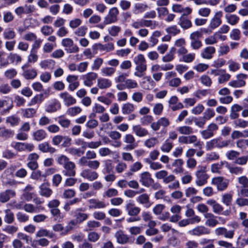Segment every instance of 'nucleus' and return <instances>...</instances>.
Listing matches in <instances>:
<instances>
[{
    "mask_svg": "<svg viewBox=\"0 0 248 248\" xmlns=\"http://www.w3.org/2000/svg\"><path fill=\"white\" fill-rule=\"evenodd\" d=\"M134 62L136 65L134 75L141 78L143 76L147 69L146 61L142 54H139L134 58Z\"/></svg>",
    "mask_w": 248,
    "mask_h": 248,
    "instance_id": "obj_1",
    "label": "nucleus"
},
{
    "mask_svg": "<svg viewBox=\"0 0 248 248\" xmlns=\"http://www.w3.org/2000/svg\"><path fill=\"white\" fill-rule=\"evenodd\" d=\"M231 143L230 140H223L221 137L214 139L206 143L205 148L207 151L215 148L221 149L227 147Z\"/></svg>",
    "mask_w": 248,
    "mask_h": 248,
    "instance_id": "obj_2",
    "label": "nucleus"
},
{
    "mask_svg": "<svg viewBox=\"0 0 248 248\" xmlns=\"http://www.w3.org/2000/svg\"><path fill=\"white\" fill-rule=\"evenodd\" d=\"M202 36V33L200 31H196L190 34V46L194 50L199 49L202 46L200 38Z\"/></svg>",
    "mask_w": 248,
    "mask_h": 248,
    "instance_id": "obj_3",
    "label": "nucleus"
},
{
    "mask_svg": "<svg viewBox=\"0 0 248 248\" xmlns=\"http://www.w3.org/2000/svg\"><path fill=\"white\" fill-rule=\"evenodd\" d=\"M196 184L199 186H202L207 183V180L209 176L206 173V168L202 167L201 169L196 171Z\"/></svg>",
    "mask_w": 248,
    "mask_h": 248,
    "instance_id": "obj_4",
    "label": "nucleus"
},
{
    "mask_svg": "<svg viewBox=\"0 0 248 248\" xmlns=\"http://www.w3.org/2000/svg\"><path fill=\"white\" fill-rule=\"evenodd\" d=\"M229 180L222 176L214 177L211 181V184L216 186L217 189L220 191L226 189L229 185Z\"/></svg>",
    "mask_w": 248,
    "mask_h": 248,
    "instance_id": "obj_5",
    "label": "nucleus"
},
{
    "mask_svg": "<svg viewBox=\"0 0 248 248\" xmlns=\"http://www.w3.org/2000/svg\"><path fill=\"white\" fill-rule=\"evenodd\" d=\"M119 14V12L117 7H114L110 8L108 14L104 17V24L108 25L116 22L118 21Z\"/></svg>",
    "mask_w": 248,
    "mask_h": 248,
    "instance_id": "obj_6",
    "label": "nucleus"
},
{
    "mask_svg": "<svg viewBox=\"0 0 248 248\" xmlns=\"http://www.w3.org/2000/svg\"><path fill=\"white\" fill-rule=\"evenodd\" d=\"M62 45L64 47V50L68 53H77L79 51L78 47L74 44L72 39L66 38L62 41Z\"/></svg>",
    "mask_w": 248,
    "mask_h": 248,
    "instance_id": "obj_7",
    "label": "nucleus"
},
{
    "mask_svg": "<svg viewBox=\"0 0 248 248\" xmlns=\"http://www.w3.org/2000/svg\"><path fill=\"white\" fill-rule=\"evenodd\" d=\"M125 210L129 216H137L140 214L141 209L136 206L133 202L130 200L126 202Z\"/></svg>",
    "mask_w": 248,
    "mask_h": 248,
    "instance_id": "obj_8",
    "label": "nucleus"
},
{
    "mask_svg": "<svg viewBox=\"0 0 248 248\" xmlns=\"http://www.w3.org/2000/svg\"><path fill=\"white\" fill-rule=\"evenodd\" d=\"M234 232V230H228L227 228L223 227L217 228L215 230V233L217 236H224L225 238L230 239L233 238Z\"/></svg>",
    "mask_w": 248,
    "mask_h": 248,
    "instance_id": "obj_9",
    "label": "nucleus"
},
{
    "mask_svg": "<svg viewBox=\"0 0 248 248\" xmlns=\"http://www.w3.org/2000/svg\"><path fill=\"white\" fill-rule=\"evenodd\" d=\"M84 209L82 208H78L71 211V215L75 218L77 223H80L88 219L89 215L82 213Z\"/></svg>",
    "mask_w": 248,
    "mask_h": 248,
    "instance_id": "obj_10",
    "label": "nucleus"
},
{
    "mask_svg": "<svg viewBox=\"0 0 248 248\" xmlns=\"http://www.w3.org/2000/svg\"><path fill=\"white\" fill-rule=\"evenodd\" d=\"M218 128V126L215 123L210 124L205 130L201 131V134L203 139L207 140L213 137L214 132Z\"/></svg>",
    "mask_w": 248,
    "mask_h": 248,
    "instance_id": "obj_11",
    "label": "nucleus"
},
{
    "mask_svg": "<svg viewBox=\"0 0 248 248\" xmlns=\"http://www.w3.org/2000/svg\"><path fill=\"white\" fill-rule=\"evenodd\" d=\"M211 233V230L204 226H197L192 230L188 231L191 235L200 236L203 235H207Z\"/></svg>",
    "mask_w": 248,
    "mask_h": 248,
    "instance_id": "obj_12",
    "label": "nucleus"
},
{
    "mask_svg": "<svg viewBox=\"0 0 248 248\" xmlns=\"http://www.w3.org/2000/svg\"><path fill=\"white\" fill-rule=\"evenodd\" d=\"M114 48V45L112 43H109L105 45H102L100 43H96L94 44L92 46L93 52L95 54L97 53L98 50L109 52L113 50Z\"/></svg>",
    "mask_w": 248,
    "mask_h": 248,
    "instance_id": "obj_13",
    "label": "nucleus"
},
{
    "mask_svg": "<svg viewBox=\"0 0 248 248\" xmlns=\"http://www.w3.org/2000/svg\"><path fill=\"white\" fill-rule=\"evenodd\" d=\"M61 108L60 102L56 99L51 100L45 106V111L47 113H54Z\"/></svg>",
    "mask_w": 248,
    "mask_h": 248,
    "instance_id": "obj_14",
    "label": "nucleus"
},
{
    "mask_svg": "<svg viewBox=\"0 0 248 248\" xmlns=\"http://www.w3.org/2000/svg\"><path fill=\"white\" fill-rule=\"evenodd\" d=\"M170 124L169 120L166 117H161L157 122H153L151 124V127L154 131H158L161 126L167 127Z\"/></svg>",
    "mask_w": 248,
    "mask_h": 248,
    "instance_id": "obj_15",
    "label": "nucleus"
},
{
    "mask_svg": "<svg viewBox=\"0 0 248 248\" xmlns=\"http://www.w3.org/2000/svg\"><path fill=\"white\" fill-rule=\"evenodd\" d=\"M62 174L66 177H75L76 174V165L74 162H71L63 167Z\"/></svg>",
    "mask_w": 248,
    "mask_h": 248,
    "instance_id": "obj_16",
    "label": "nucleus"
},
{
    "mask_svg": "<svg viewBox=\"0 0 248 248\" xmlns=\"http://www.w3.org/2000/svg\"><path fill=\"white\" fill-rule=\"evenodd\" d=\"M139 181L142 186L149 187L154 182V180L149 172L144 171L140 174Z\"/></svg>",
    "mask_w": 248,
    "mask_h": 248,
    "instance_id": "obj_17",
    "label": "nucleus"
},
{
    "mask_svg": "<svg viewBox=\"0 0 248 248\" xmlns=\"http://www.w3.org/2000/svg\"><path fill=\"white\" fill-rule=\"evenodd\" d=\"M97 78V74L94 72H90L81 77V79L83 80L84 85L88 87H91L93 84V81H95Z\"/></svg>",
    "mask_w": 248,
    "mask_h": 248,
    "instance_id": "obj_18",
    "label": "nucleus"
},
{
    "mask_svg": "<svg viewBox=\"0 0 248 248\" xmlns=\"http://www.w3.org/2000/svg\"><path fill=\"white\" fill-rule=\"evenodd\" d=\"M39 155L36 153H32L29 155L28 160H29L27 165L28 168L32 170H35L38 168L37 160Z\"/></svg>",
    "mask_w": 248,
    "mask_h": 248,
    "instance_id": "obj_19",
    "label": "nucleus"
},
{
    "mask_svg": "<svg viewBox=\"0 0 248 248\" xmlns=\"http://www.w3.org/2000/svg\"><path fill=\"white\" fill-rule=\"evenodd\" d=\"M222 16L223 13L221 11L216 13L210 21L209 28L212 30H214L219 26L222 23L221 18Z\"/></svg>",
    "mask_w": 248,
    "mask_h": 248,
    "instance_id": "obj_20",
    "label": "nucleus"
},
{
    "mask_svg": "<svg viewBox=\"0 0 248 248\" xmlns=\"http://www.w3.org/2000/svg\"><path fill=\"white\" fill-rule=\"evenodd\" d=\"M33 189V187L31 185L28 184L26 186L24 189H23L22 195L24 199L28 202L31 200L35 196Z\"/></svg>",
    "mask_w": 248,
    "mask_h": 248,
    "instance_id": "obj_21",
    "label": "nucleus"
},
{
    "mask_svg": "<svg viewBox=\"0 0 248 248\" xmlns=\"http://www.w3.org/2000/svg\"><path fill=\"white\" fill-rule=\"evenodd\" d=\"M136 201L146 208H150L152 204L150 200L149 195L147 193H143L139 196Z\"/></svg>",
    "mask_w": 248,
    "mask_h": 248,
    "instance_id": "obj_22",
    "label": "nucleus"
},
{
    "mask_svg": "<svg viewBox=\"0 0 248 248\" xmlns=\"http://www.w3.org/2000/svg\"><path fill=\"white\" fill-rule=\"evenodd\" d=\"M61 98L63 100L64 104L66 106H70L75 104L76 103V100L68 92H65L61 93L59 94Z\"/></svg>",
    "mask_w": 248,
    "mask_h": 248,
    "instance_id": "obj_23",
    "label": "nucleus"
},
{
    "mask_svg": "<svg viewBox=\"0 0 248 248\" xmlns=\"http://www.w3.org/2000/svg\"><path fill=\"white\" fill-rule=\"evenodd\" d=\"M89 208L90 209L104 208L107 206L106 204L103 201L97 199H91L88 200Z\"/></svg>",
    "mask_w": 248,
    "mask_h": 248,
    "instance_id": "obj_24",
    "label": "nucleus"
},
{
    "mask_svg": "<svg viewBox=\"0 0 248 248\" xmlns=\"http://www.w3.org/2000/svg\"><path fill=\"white\" fill-rule=\"evenodd\" d=\"M16 195V193L15 190L7 189L0 193V202L5 203L8 202L11 198L14 197Z\"/></svg>",
    "mask_w": 248,
    "mask_h": 248,
    "instance_id": "obj_25",
    "label": "nucleus"
},
{
    "mask_svg": "<svg viewBox=\"0 0 248 248\" xmlns=\"http://www.w3.org/2000/svg\"><path fill=\"white\" fill-rule=\"evenodd\" d=\"M178 24L184 30H187L188 29H189L192 26V24L191 20L189 19H188L186 14H183L181 16V17L179 18Z\"/></svg>",
    "mask_w": 248,
    "mask_h": 248,
    "instance_id": "obj_26",
    "label": "nucleus"
},
{
    "mask_svg": "<svg viewBox=\"0 0 248 248\" xmlns=\"http://www.w3.org/2000/svg\"><path fill=\"white\" fill-rule=\"evenodd\" d=\"M81 176L89 181H93L98 178V174L95 171L92 170L85 169L81 172Z\"/></svg>",
    "mask_w": 248,
    "mask_h": 248,
    "instance_id": "obj_27",
    "label": "nucleus"
},
{
    "mask_svg": "<svg viewBox=\"0 0 248 248\" xmlns=\"http://www.w3.org/2000/svg\"><path fill=\"white\" fill-rule=\"evenodd\" d=\"M132 131L137 136L139 137H145L149 134L148 130L140 124L133 125L132 126Z\"/></svg>",
    "mask_w": 248,
    "mask_h": 248,
    "instance_id": "obj_28",
    "label": "nucleus"
},
{
    "mask_svg": "<svg viewBox=\"0 0 248 248\" xmlns=\"http://www.w3.org/2000/svg\"><path fill=\"white\" fill-rule=\"evenodd\" d=\"M36 237L42 238L43 237H47L49 238L56 239L57 238L56 235L53 232H50L48 230L41 228L39 229L35 234Z\"/></svg>",
    "mask_w": 248,
    "mask_h": 248,
    "instance_id": "obj_29",
    "label": "nucleus"
},
{
    "mask_svg": "<svg viewBox=\"0 0 248 248\" xmlns=\"http://www.w3.org/2000/svg\"><path fill=\"white\" fill-rule=\"evenodd\" d=\"M38 149L43 153L53 154L56 152V149L51 146L48 142H44L38 145Z\"/></svg>",
    "mask_w": 248,
    "mask_h": 248,
    "instance_id": "obj_30",
    "label": "nucleus"
},
{
    "mask_svg": "<svg viewBox=\"0 0 248 248\" xmlns=\"http://www.w3.org/2000/svg\"><path fill=\"white\" fill-rule=\"evenodd\" d=\"M52 192L47 183L42 184L39 186V193L43 197L48 198L52 195Z\"/></svg>",
    "mask_w": 248,
    "mask_h": 248,
    "instance_id": "obj_31",
    "label": "nucleus"
},
{
    "mask_svg": "<svg viewBox=\"0 0 248 248\" xmlns=\"http://www.w3.org/2000/svg\"><path fill=\"white\" fill-rule=\"evenodd\" d=\"M5 107L6 108L3 109L1 112L2 115H4L9 112L10 110L13 108V102L11 101L10 103H9L7 100L0 99V110Z\"/></svg>",
    "mask_w": 248,
    "mask_h": 248,
    "instance_id": "obj_32",
    "label": "nucleus"
},
{
    "mask_svg": "<svg viewBox=\"0 0 248 248\" xmlns=\"http://www.w3.org/2000/svg\"><path fill=\"white\" fill-rule=\"evenodd\" d=\"M4 216V221L8 224L13 223L15 221V215L13 211L10 209H6L3 211Z\"/></svg>",
    "mask_w": 248,
    "mask_h": 248,
    "instance_id": "obj_33",
    "label": "nucleus"
},
{
    "mask_svg": "<svg viewBox=\"0 0 248 248\" xmlns=\"http://www.w3.org/2000/svg\"><path fill=\"white\" fill-rule=\"evenodd\" d=\"M115 237L117 239V242L121 244L127 243L129 239V237L122 231H117L115 234Z\"/></svg>",
    "mask_w": 248,
    "mask_h": 248,
    "instance_id": "obj_34",
    "label": "nucleus"
},
{
    "mask_svg": "<svg viewBox=\"0 0 248 248\" xmlns=\"http://www.w3.org/2000/svg\"><path fill=\"white\" fill-rule=\"evenodd\" d=\"M215 52L216 49L214 46H207L203 50L201 55L204 59H211Z\"/></svg>",
    "mask_w": 248,
    "mask_h": 248,
    "instance_id": "obj_35",
    "label": "nucleus"
},
{
    "mask_svg": "<svg viewBox=\"0 0 248 248\" xmlns=\"http://www.w3.org/2000/svg\"><path fill=\"white\" fill-rule=\"evenodd\" d=\"M47 136L46 132L43 129H39L34 131L32 134L33 139L37 141H40L45 139Z\"/></svg>",
    "mask_w": 248,
    "mask_h": 248,
    "instance_id": "obj_36",
    "label": "nucleus"
},
{
    "mask_svg": "<svg viewBox=\"0 0 248 248\" xmlns=\"http://www.w3.org/2000/svg\"><path fill=\"white\" fill-rule=\"evenodd\" d=\"M226 168L229 170V172L236 175L241 174L244 171V169L241 167L236 166H232L226 163Z\"/></svg>",
    "mask_w": 248,
    "mask_h": 248,
    "instance_id": "obj_37",
    "label": "nucleus"
},
{
    "mask_svg": "<svg viewBox=\"0 0 248 248\" xmlns=\"http://www.w3.org/2000/svg\"><path fill=\"white\" fill-rule=\"evenodd\" d=\"M97 86L101 89L109 88L111 86V81L103 78H100L97 79Z\"/></svg>",
    "mask_w": 248,
    "mask_h": 248,
    "instance_id": "obj_38",
    "label": "nucleus"
},
{
    "mask_svg": "<svg viewBox=\"0 0 248 248\" xmlns=\"http://www.w3.org/2000/svg\"><path fill=\"white\" fill-rule=\"evenodd\" d=\"M136 108L135 106L130 103H126L123 105L122 107V111L123 114H130L133 113Z\"/></svg>",
    "mask_w": 248,
    "mask_h": 248,
    "instance_id": "obj_39",
    "label": "nucleus"
},
{
    "mask_svg": "<svg viewBox=\"0 0 248 248\" xmlns=\"http://www.w3.org/2000/svg\"><path fill=\"white\" fill-rule=\"evenodd\" d=\"M55 62L51 59L42 61L40 63L41 67L44 69H53L55 65Z\"/></svg>",
    "mask_w": 248,
    "mask_h": 248,
    "instance_id": "obj_40",
    "label": "nucleus"
},
{
    "mask_svg": "<svg viewBox=\"0 0 248 248\" xmlns=\"http://www.w3.org/2000/svg\"><path fill=\"white\" fill-rule=\"evenodd\" d=\"M194 143L195 147H198L199 149H202V142L200 140H198L197 137L196 135H189L187 136V144Z\"/></svg>",
    "mask_w": 248,
    "mask_h": 248,
    "instance_id": "obj_41",
    "label": "nucleus"
},
{
    "mask_svg": "<svg viewBox=\"0 0 248 248\" xmlns=\"http://www.w3.org/2000/svg\"><path fill=\"white\" fill-rule=\"evenodd\" d=\"M37 75V71L35 69L24 70L22 75L26 79H34Z\"/></svg>",
    "mask_w": 248,
    "mask_h": 248,
    "instance_id": "obj_42",
    "label": "nucleus"
},
{
    "mask_svg": "<svg viewBox=\"0 0 248 248\" xmlns=\"http://www.w3.org/2000/svg\"><path fill=\"white\" fill-rule=\"evenodd\" d=\"M14 135V131L6 129L4 127H0V137L8 139L12 137Z\"/></svg>",
    "mask_w": 248,
    "mask_h": 248,
    "instance_id": "obj_43",
    "label": "nucleus"
},
{
    "mask_svg": "<svg viewBox=\"0 0 248 248\" xmlns=\"http://www.w3.org/2000/svg\"><path fill=\"white\" fill-rule=\"evenodd\" d=\"M225 18L227 22L231 25H235L239 21V17L235 15L227 14Z\"/></svg>",
    "mask_w": 248,
    "mask_h": 248,
    "instance_id": "obj_44",
    "label": "nucleus"
},
{
    "mask_svg": "<svg viewBox=\"0 0 248 248\" xmlns=\"http://www.w3.org/2000/svg\"><path fill=\"white\" fill-rule=\"evenodd\" d=\"M177 130L181 134L185 135H189L194 132L193 128L186 125L178 127Z\"/></svg>",
    "mask_w": 248,
    "mask_h": 248,
    "instance_id": "obj_45",
    "label": "nucleus"
},
{
    "mask_svg": "<svg viewBox=\"0 0 248 248\" xmlns=\"http://www.w3.org/2000/svg\"><path fill=\"white\" fill-rule=\"evenodd\" d=\"M176 51V49L174 47H171L170 52L163 57L162 61L165 62L172 61L174 59V55Z\"/></svg>",
    "mask_w": 248,
    "mask_h": 248,
    "instance_id": "obj_46",
    "label": "nucleus"
},
{
    "mask_svg": "<svg viewBox=\"0 0 248 248\" xmlns=\"http://www.w3.org/2000/svg\"><path fill=\"white\" fill-rule=\"evenodd\" d=\"M116 69L112 67H105L101 69V73L104 76L111 77L115 73Z\"/></svg>",
    "mask_w": 248,
    "mask_h": 248,
    "instance_id": "obj_47",
    "label": "nucleus"
},
{
    "mask_svg": "<svg viewBox=\"0 0 248 248\" xmlns=\"http://www.w3.org/2000/svg\"><path fill=\"white\" fill-rule=\"evenodd\" d=\"M57 162L58 164L62 166V167H64V166L70 163L71 161L67 156L63 155H61L58 157L57 159Z\"/></svg>",
    "mask_w": 248,
    "mask_h": 248,
    "instance_id": "obj_48",
    "label": "nucleus"
},
{
    "mask_svg": "<svg viewBox=\"0 0 248 248\" xmlns=\"http://www.w3.org/2000/svg\"><path fill=\"white\" fill-rule=\"evenodd\" d=\"M16 33L13 29H6L3 33V38L6 40H12L16 37Z\"/></svg>",
    "mask_w": 248,
    "mask_h": 248,
    "instance_id": "obj_49",
    "label": "nucleus"
},
{
    "mask_svg": "<svg viewBox=\"0 0 248 248\" xmlns=\"http://www.w3.org/2000/svg\"><path fill=\"white\" fill-rule=\"evenodd\" d=\"M172 147V142L170 141L169 139H167L163 143L160 149L163 152L169 153Z\"/></svg>",
    "mask_w": 248,
    "mask_h": 248,
    "instance_id": "obj_50",
    "label": "nucleus"
},
{
    "mask_svg": "<svg viewBox=\"0 0 248 248\" xmlns=\"http://www.w3.org/2000/svg\"><path fill=\"white\" fill-rule=\"evenodd\" d=\"M100 234L95 232H91L87 235V241L91 243L96 242L100 238Z\"/></svg>",
    "mask_w": 248,
    "mask_h": 248,
    "instance_id": "obj_51",
    "label": "nucleus"
},
{
    "mask_svg": "<svg viewBox=\"0 0 248 248\" xmlns=\"http://www.w3.org/2000/svg\"><path fill=\"white\" fill-rule=\"evenodd\" d=\"M44 100V94L42 93L36 95L33 97L29 104V105H33L36 104H41Z\"/></svg>",
    "mask_w": 248,
    "mask_h": 248,
    "instance_id": "obj_52",
    "label": "nucleus"
},
{
    "mask_svg": "<svg viewBox=\"0 0 248 248\" xmlns=\"http://www.w3.org/2000/svg\"><path fill=\"white\" fill-rule=\"evenodd\" d=\"M23 116L30 118L33 117L36 113V109L33 108H28L22 110Z\"/></svg>",
    "mask_w": 248,
    "mask_h": 248,
    "instance_id": "obj_53",
    "label": "nucleus"
},
{
    "mask_svg": "<svg viewBox=\"0 0 248 248\" xmlns=\"http://www.w3.org/2000/svg\"><path fill=\"white\" fill-rule=\"evenodd\" d=\"M58 123L62 127L68 128L71 124V121L61 116L58 118Z\"/></svg>",
    "mask_w": 248,
    "mask_h": 248,
    "instance_id": "obj_54",
    "label": "nucleus"
},
{
    "mask_svg": "<svg viewBox=\"0 0 248 248\" xmlns=\"http://www.w3.org/2000/svg\"><path fill=\"white\" fill-rule=\"evenodd\" d=\"M230 37L233 40L238 41L241 38V31L238 29H234L230 33Z\"/></svg>",
    "mask_w": 248,
    "mask_h": 248,
    "instance_id": "obj_55",
    "label": "nucleus"
},
{
    "mask_svg": "<svg viewBox=\"0 0 248 248\" xmlns=\"http://www.w3.org/2000/svg\"><path fill=\"white\" fill-rule=\"evenodd\" d=\"M82 109L80 107L76 106L68 108L66 113L70 116H74L80 113Z\"/></svg>",
    "mask_w": 248,
    "mask_h": 248,
    "instance_id": "obj_56",
    "label": "nucleus"
},
{
    "mask_svg": "<svg viewBox=\"0 0 248 248\" xmlns=\"http://www.w3.org/2000/svg\"><path fill=\"white\" fill-rule=\"evenodd\" d=\"M50 213L54 217L55 220L60 222L63 218V216L61 215L60 210L58 208L51 209Z\"/></svg>",
    "mask_w": 248,
    "mask_h": 248,
    "instance_id": "obj_57",
    "label": "nucleus"
},
{
    "mask_svg": "<svg viewBox=\"0 0 248 248\" xmlns=\"http://www.w3.org/2000/svg\"><path fill=\"white\" fill-rule=\"evenodd\" d=\"M232 200V195L231 193H226L222 197V202L227 206L231 205Z\"/></svg>",
    "mask_w": 248,
    "mask_h": 248,
    "instance_id": "obj_58",
    "label": "nucleus"
},
{
    "mask_svg": "<svg viewBox=\"0 0 248 248\" xmlns=\"http://www.w3.org/2000/svg\"><path fill=\"white\" fill-rule=\"evenodd\" d=\"M68 153L73 155L81 156L84 154V151L80 148H70L68 150Z\"/></svg>",
    "mask_w": 248,
    "mask_h": 248,
    "instance_id": "obj_59",
    "label": "nucleus"
},
{
    "mask_svg": "<svg viewBox=\"0 0 248 248\" xmlns=\"http://www.w3.org/2000/svg\"><path fill=\"white\" fill-rule=\"evenodd\" d=\"M8 59L11 62L18 63L21 62L22 58L20 55L16 53H10L8 56Z\"/></svg>",
    "mask_w": 248,
    "mask_h": 248,
    "instance_id": "obj_60",
    "label": "nucleus"
},
{
    "mask_svg": "<svg viewBox=\"0 0 248 248\" xmlns=\"http://www.w3.org/2000/svg\"><path fill=\"white\" fill-rule=\"evenodd\" d=\"M206 121L207 120L203 116L198 118L194 117V122L197 126L200 128H203Z\"/></svg>",
    "mask_w": 248,
    "mask_h": 248,
    "instance_id": "obj_61",
    "label": "nucleus"
},
{
    "mask_svg": "<svg viewBox=\"0 0 248 248\" xmlns=\"http://www.w3.org/2000/svg\"><path fill=\"white\" fill-rule=\"evenodd\" d=\"M140 123L143 125H147L153 123V117L151 115H146L140 118Z\"/></svg>",
    "mask_w": 248,
    "mask_h": 248,
    "instance_id": "obj_62",
    "label": "nucleus"
},
{
    "mask_svg": "<svg viewBox=\"0 0 248 248\" xmlns=\"http://www.w3.org/2000/svg\"><path fill=\"white\" fill-rule=\"evenodd\" d=\"M236 127L245 128L248 126V121L241 119H238L233 122Z\"/></svg>",
    "mask_w": 248,
    "mask_h": 248,
    "instance_id": "obj_63",
    "label": "nucleus"
},
{
    "mask_svg": "<svg viewBox=\"0 0 248 248\" xmlns=\"http://www.w3.org/2000/svg\"><path fill=\"white\" fill-rule=\"evenodd\" d=\"M238 182L242 186L241 188H248V178L242 176L238 178Z\"/></svg>",
    "mask_w": 248,
    "mask_h": 248,
    "instance_id": "obj_64",
    "label": "nucleus"
}]
</instances>
